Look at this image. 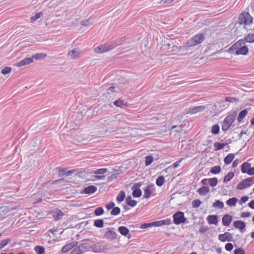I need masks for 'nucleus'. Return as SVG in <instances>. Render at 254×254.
<instances>
[{
  "label": "nucleus",
  "mask_w": 254,
  "mask_h": 254,
  "mask_svg": "<svg viewBox=\"0 0 254 254\" xmlns=\"http://www.w3.org/2000/svg\"><path fill=\"white\" fill-rule=\"evenodd\" d=\"M165 182V178L162 176H159L156 180V185L158 187L162 186Z\"/></svg>",
  "instance_id": "33"
},
{
  "label": "nucleus",
  "mask_w": 254,
  "mask_h": 254,
  "mask_svg": "<svg viewBox=\"0 0 254 254\" xmlns=\"http://www.w3.org/2000/svg\"><path fill=\"white\" fill-rule=\"evenodd\" d=\"M53 217L56 221L61 220L64 216V213L59 209H56L52 212Z\"/></svg>",
  "instance_id": "13"
},
{
  "label": "nucleus",
  "mask_w": 254,
  "mask_h": 254,
  "mask_svg": "<svg viewBox=\"0 0 254 254\" xmlns=\"http://www.w3.org/2000/svg\"><path fill=\"white\" fill-rule=\"evenodd\" d=\"M94 214L96 216L102 215L104 213V210L102 207H98L94 210Z\"/></svg>",
  "instance_id": "45"
},
{
  "label": "nucleus",
  "mask_w": 254,
  "mask_h": 254,
  "mask_svg": "<svg viewBox=\"0 0 254 254\" xmlns=\"http://www.w3.org/2000/svg\"><path fill=\"white\" fill-rule=\"evenodd\" d=\"M93 23V19L91 17L89 18L88 19L84 20H82L81 22V24L83 26H89L91 25Z\"/></svg>",
  "instance_id": "49"
},
{
  "label": "nucleus",
  "mask_w": 254,
  "mask_h": 254,
  "mask_svg": "<svg viewBox=\"0 0 254 254\" xmlns=\"http://www.w3.org/2000/svg\"><path fill=\"white\" fill-rule=\"evenodd\" d=\"M204 40V36L202 33H198L190 38L185 45L180 46L179 49L180 52L184 53L189 52L191 47L201 43Z\"/></svg>",
  "instance_id": "1"
},
{
  "label": "nucleus",
  "mask_w": 254,
  "mask_h": 254,
  "mask_svg": "<svg viewBox=\"0 0 254 254\" xmlns=\"http://www.w3.org/2000/svg\"><path fill=\"white\" fill-rule=\"evenodd\" d=\"M225 248L226 251L230 252L233 249V245L232 243H228L225 245Z\"/></svg>",
  "instance_id": "60"
},
{
  "label": "nucleus",
  "mask_w": 254,
  "mask_h": 254,
  "mask_svg": "<svg viewBox=\"0 0 254 254\" xmlns=\"http://www.w3.org/2000/svg\"><path fill=\"white\" fill-rule=\"evenodd\" d=\"M238 19L240 25L244 24L243 29L247 30V26L253 23L254 18L248 12L243 11L239 14Z\"/></svg>",
  "instance_id": "2"
},
{
  "label": "nucleus",
  "mask_w": 254,
  "mask_h": 254,
  "mask_svg": "<svg viewBox=\"0 0 254 254\" xmlns=\"http://www.w3.org/2000/svg\"><path fill=\"white\" fill-rule=\"evenodd\" d=\"M97 190V187L93 185H90L85 187L83 190V192L85 194H91L94 193Z\"/></svg>",
  "instance_id": "20"
},
{
  "label": "nucleus",
  "mask_w": 254,
  "mask_h": 254,
  "mask_svg": "<svg viewBox=\"0 0 254 254\" xmlns=\"http://www.w3.org/2000/svg\"><path fill=\"white\" fill-rule=\"evenodd\" d=\"M118 231L123 236H126L129 232V229L126 226H121L118 227Z\"/></svg>",
  "instance_id": "22"
},
{
  "label": "nucleus",
  "mask_w": 254,
  "mask_h": 254,
  "mask_svg": "<svg viewBox=\"0 0 254 254\" xmlns=\"http://www.w3.org/2000/svg\"><path fill=\"white\" fill-rule=\"evenodd\" d=\"M108 171V169L107 168H101L99 169H97L94 171V174L96 175L99 174H104Z\"/></svg>",
  "instance_id": "53"
},
{
  "label": "nucleus",
  "mask_w": 254,
  "mask_h": 254,
  "mask_svg": "<svg viewBox=\"0 0 254 254\" xmlns=\"http://www.w3.org/2000/svg\"><path fill=\"white\" fill-rule=\"evenodd\" d=\"M47 57V54L44 53H37L35 55H33L32 56L33 60L35 59V60H40L43 59Z\"/></svg>",
  "instance_id": "39"
},
{
  "label": "nucleus",
  "mask_w": 254,
  "mask_h": 254,
  "mask_svg": "<svg viewBox=\"0 0 254 254\" xmlns=\"http://www.w3.org/2000/svg\"><path fill=\"white\" fill-rule=\"evenodd\" d=\"M113 104L116 107L124 108L127 106V103L125 102L124 100L119 99L113 102Z\"/></svg>",
  "instance_id": "25"
},
{
  "label": "nucleus",
  "mask_w": 254,
  "mask_h": 254,
  "mask_svg": "<svg viewBox=\"0 0 254 254\" xmlns=\"http://www.w3.org/2000/svg\"><path fill=\"white\" fill-rule=\"evenodd\" d=\"M239 48L240 47L237 44V43L235 42L231 47H230L228 49L226 50L225 52H227L231 54H235V51Z\"/></svg>",
  "instance_id": "23"
},
{
  "label": "nucleus",
  "mask_w": 254,
  "mask_h": 254,
  "mask_svg": "<svg viewBox=\"0 0 254 254\" xmlns=\"http://www.w3.org/2000/svg\"><path fill=\"white\" fill-rule=\"evenodd\" d=\"M161 226L163 225H169L171 224V220L170 219H166L161 220Z\"/></svg>",
  "instance_id": "59"
},
{
  "label": "nucleus",
  "mask_w": 254,
  "mask_h": 254,
  "mask_svg": "<svg viewBox=\"0 0 254 254\" xmlns=\"http://www.w3.org/2000/svg\"><path fill=\"white\" fill-rule=\"evenodd\" d=\"M137 202L135 200H131L129 201L127 204L131 207H134L136 204Z\"/></svg>",
  "instance_id": "64"
},
{
  "label": "nucleus",
  "mask_w": 254,
  "mask_h": 254,
  "mask_svg": "<svg viewBox=\"0 0 254 254\" xmlns=\"http://www.w3.org/2000/svg\"><path fill=\"white\" fill-rule=\"evenodd\" d=\"M115 206V203L113 201H111L109 204H106V208L110 210L111 209H113Z\"/></svg>",
  "instance_id": "61"
},
{
  "label": "nucleus",
  "mask_w": 254,
  "mask_h": 254,
  "mask_svg": "<svg viewBox=\"0 0 254 254\" xmlns=\"http://www.w3.org/2000/svg\"><path fill=\"white\" fill-rule=\"evenodd\" d=\"M236 116V111L231 112L225 118L224 120L221 122V128L223 131L225 132L230 128L235 121Z\"/></svg>",
  "instance_id": "3"
},
{
  "label": "nucleus",
  "mask_w": 254,
  "mask_h": 254,
  "mask_svg": "<svg viewBox=\"0 0 254 254\" xmlns=\"http://www.w3.org/2000/svg\"><path fill=\"white\" fill-rule=\"evenodd\" d=\"M225 101L229 103H236L239 101V99L237 98L227 96L225 98Z\"/></svg>",
  "instance_id": "47"
},
{
  "label": "nucleus",
  "mask_w": 254,
  "mask_h": 254,
  "mask_svg": "<svg viewBox=\"0 0 254 254\" xmlns=\"http://www.w3.org/2000/svg\"><path fill=\"white\" fill-rule=\"evenodd\" d=\"M237 201L238 199L235 197H233L232 198H230L229 199H228L226 201V204L229 206H235L236 204Z\"/></svg>",
  "instance_id": "29"
},
{
  "label": "nucleus",
  "mask_w": 254,
  "mask_h": 254,
  "mask_svg": "<svg viewBox=\"0 0 254 254\" xmlns=\"http://www.w3.org/2000/svg\"><path fill=\"white\" fill-rule=\"evenodd\" d=\"M235 158V154L233 153H230L228 154L224 159V162L225 164H230Z\"/></svg>",
  "instance_id": "24"
},
{
  "label": "nucleus",
  "mask_w": 254,
  "mask_h": 254,
  "mask_svg": "<svg viewBox=\"0 0 254 254\" xmlns=\"http://www.w3.org/2000/svg\"><path fill=\"white\" fill-rule=\"evenodd\" d=\"M209 185L212 187L216 186L218 184V179L216 177L209 178L208 179Z\"/></svg>",
  "instance_id": "40"
},
{
  "label": "nucleus",
  "mask_w": 254,
  "mask_h": 254,
  "mask_svg": "<svg viewBox=\"0 0 254 254\" xmlns=\"http://www.w3.org/2000/svg\"><path fill=\"white\" fill-rule=\"evenodd\" d=\"M126 197V193L124 190H121L118 194L116 200L119 203L123 201Z\"/></svg>",
  "instance_id": "28"
},
{
  "label": "nucleus",
  "mask_w": 254,
  "mask_h": 254,
  "mask_svg": "<svg viewBox=\"0 0 254 254\" xmlns=\"http://www.w3.org/2000/svg\"><path fill=\"white\" fill-rule=\"evenodd\" d=\"M106 245L103 246L101 243L98 242L90 246V248L94 253H101L104 252V250L106 249Z\"/></svg>",
  "instance_id": "9"
},
{
  "label": "nucleus",
  "mask_w": 254,
  "mask_h": 254,
  "mask_svg": "<svg viewBox=\"0 0 254 254\" xmlns=\"http://www.w3.org/2000/svg\"><path fill=\"white\" fill-rule=\"evenodd\" d=\"M249 52V48L247 46H243L241 47H240L239 49H237L235 51V55H246L248 54Z\"/></svg>",
  "instance_id": "19"
},
{
  "label": "nucleus",
  "mask_w": 254,
  "mask_h": 254,
  "mask_svg": "<svg viewBox=\"0 0 254 254\" xmlns=\"http://www.w3.org/2000/svg\"><path fill=\"white\" fill-rule=\"evenodd\" d=\"M173 223L176 225H180L186 222L187 218L185 217L184 213L179 211L173 215Z\"/></svg>",
  "instance_id": "4"
},
{
  "label": "nucleus",
  "mask_w": 254,
  "mask_h": 254,
  "mask_svg": "<svg viewBox=\"0 0 254 254\" xmlns=\"http://www.w3.org/2000/svg\"><path fill=\"white\" fill-rule=\"evenodd\" d=\"M11 70V67L9 66H6L2 69L1 72L3 74H6L10 73Z\"/></svg>",
  "instance_id": "57"
},
{
  "label": "nucleus",
  "mask_w": 254,
  "mask_h": 254,
  "mask_svg": "<svg viewBox=\"0 0 254 254\" xmlns=\"http://www.w3.org/2000/svg\"><path fill=\"white\" fill-rule=\"evenodd\" d=\"M233 220V217L228 214H225L222 219V224L225 226H228Z\"/></svg>",
  "instance_id": "14"
},
{
  "label": "nucleus",
  "mask_w": 254,
  "mask_h": 254,
  "mask_svg": "<svg viewBox=\"0 0 254 254\" xmlns=\"http://www.w3.org/2000/svg\"><path fill=\"white\" fill-rule=\"evenodd\" d=\"M79 247L81 249V250L83 251V253L88 251L89 250V248H90V246L86 243H84L80 244Z\"/></svg>",
  "instance_id": "42"
},
{
  "label": "nucleus",
  "mask_w": 254,
  "mask_h": 254,
  "mask_svg": "<svg viewBox=\"0 0 254 254\" xmlns=\"http://www.w3.org/2000/svg\"><path fill=\"white\" fill-rule=\"evenodd\" d=\"M33 62V60L32 57L30 58H26L23 60L19 61L17 63L15 64V65L18 67H21L24 65H27L30 64V63Z\"/></svg>",
  "instance_id": "15"
},
{
  "label": "nucleus",
  "mask_w": 254,
  "mask_h": 254,
  "mask_svg": "<svg viewBox=\"0 0 254 254\" xmlns=\"http://www.w3.org/2000/svg\"><path fill=\"white\" fill-rule=\"evenodd\" d=\"M104 236L107 240L114 241L117 239L118 234L115 232L114 228L108 227L106 229Z\"/></svg>",
  "instance_id": "5"
},
{
  "label": "nucleus",
  "mask_w": 254,
  "mask_h": 254,
  "mask_svg": "<svg viewBox=\"0 0 254 254\" xmlns=\"http://www.w3.org/2000/svg\"><path fill=\"white\" fill-rule=\"evenodd\" d=\"M235 174L233 172H229L224 178L223 183H226L228 182L231 180V179L234 177Z\"/></svg>",
  "instance_id": "32"
},
{
  "label": "nucleus",
  "mask_w": 254,
  "mask_h": 254,
  "mask_svg": "<svg viewBox=\"0 0 254 254\" xmlns=\"http://www.w3.org/2000/svg\"><path fill=\"white\" fill-rule=\"evenodd\" d=\"M197 192L201 195H204L209 191V188L206 186H203L198 189Z\"/></svg>",
  "instance_id": "26"
},
{
  "label": "nucleus",
  "mask_w": 254,
  "mask_h": 254,
  "mask_svg": "<svg viewBox=\"0 0 254 254\" xmlns=\"http://www.w3.org/2000/svg\"><path fill=\"white\" fill-rule=\"evenodd\" d=\"M248 113V110L247 109H245L242 111H241L238 115L237 120L239 122H241L243 119L246 116Z\"/></svg>",
  "instance_id": "30"
},
{
  "label": "nucleus",
  "mask_w": 254,
  "mask_h": 254,
  "mask_svg": "<svg viewBox=\"0 0 254 254\" xmlns=\"http://www.w3.org/2000/svg\"><path fill=\"white\" fill-rule=\"evenodd\" d=\"M121 212V209L119 207H114L111 211L112 215L116 216L119 215Z\"/></svg>",
  "instance_id": "50"
},
{
  "label": "nucleus",
  "mask_w": 254,
  "mask_h": 254,
  "mask_svg": "<svg viewBox=\"0 0 254 254\" xmlns=\"http://www.w3.org/2000/svg\"><path fill=\"white\" fill-rule=\"evenodd\" d=\"M127 38L126 36H123L117 39L114 42H112V45L113 49L116 47L121 45L123 43L125 42Z\"/></svg>",
  "instance_id": "21"
},
{
  "label": "nucleus",
  "mask_w": 254,
  "mask_h": 254,
  "mask_svg": "<svg viewBox=\"0 0 254 254\" xmlns=\"http://www.w3.org/2000/svg\"><path fill=\"white\" fill-rule=\"evenodd\" d=\"M11 242L10 239L3 240L0 242V250L6 246L9 243Z\"/></svg>",
  "instance_id": "52"
},
{
  "label": "nucleus",
  "mask_w": 254,
  "mask_h": 254,
  "mask_svg": "<svg viewBox=\"0 0 254 254\" xmlns=\"http://www.w3.org/2000/svg\"><path fill=\"white\" fill-rule=\"evenodd\" d=\"M34 250L37 254H44L45 250L43 246H36L34 248Z\"/></svg>",
  "instance_id": "38"
},
{
  "label": "nucleus",
  "mask_w": 254,
  "mask_h": 254,
  "mask_svg": "<svg viewBox=\"0 0 254 254\" xmlns=\"http://www.w3.org/2000/svg\"><path fill=\"white\" fill-rule=\"evenodd\" d=\"M234 254H246V253L244 249L242 248H239L235 249L234 251Z\"/></svg>",
  "instance_id": "55"
},
{
  "label": "nucleus",
  "mask_w": 254,
  "mask_h": 254,
  "mask_svg": "<svg viewBox=\"0 0 254 254\" xmlns=\"http://www.w3.org/2000/svg\"><path fill=\"white\" fill-rule=\"evenodd\" d=\"M253 183H254V177H249L240 182L237 186V189L242 190L250 187Z\"/></svg>",
  "instance_id": "6"
},
{
  "label": "nucleus",
  "mask_w": 254,
  "mask_h": 254,
  "mask_svg": "<svg viewBox=\"0 0 254 254\" xmlns=\"http://www.w3.org/2000/svg\"><path fill=\"white\" fill-rule=\"evenodd\" d=\"M234 227L236 229H239L242 232L246 227V223L241 220H237L233 223Z\"/></svg>",
  "instance_id": "17"
},
{
  "label": "nucleus",
  "mask_w": 254,
  "mask_h": 254,
  "mask_svg": "<svg viewBox=\"0 0 254 254\" xmlns=\"http://www.w3.org/2000/svg\"><path fill=\"white\" fill-rule=\"evenodd\" d=\"M154 185L153 184H149L144 189V197L145 198H149L151 195L152 191L153 190Z\"/></svg>",
  "instance_id": "12"
},
{
  "label": "nucleus",
  "mask_w": 254,
  "mask_h": 254,
  "mask_svg": "<svg viewBox=\"0 0 254 254\" xmlns=\"http://www.w3.org/2000/svg\"><path fill=\"white\" fill-rule=\"evenodd\" d=\"M100 46L104 53L107 52L113 49L111 43L101 45Z\"/></svg>",
  "instance_id": "27"
},
{
  "label": "nucleus",
  "mask_w": 254,
  "mask_h": 254,
  "mask_svg": "<svg viewBox=\"0 0 254 254\" xmlns=\"http://www.w3.org/2000/svg\"><path fill=\"white\" fill-rule=\"evenodd\" d=\"M80 54V50L79 48H74L70 50L68 53V56L71 59H75L79 58Z\"/></svg>",
  "instance_id": "11"
},
{
  "label": "nucleus",
  "mask_w": 254,
  "mask_h": 254,
  "mask_svg": "<svg viewBox=\"0 0 254 254\" xmlns=\"http://www.w3.org/2000/svg\"><path fill=\"white\" fill-rule=\"evenodd\" d=\"M220 127L218 124H215L211 127V131L213 134L216 135L219 133Z\"/></svg>",
  "instance_id": "41"
},
{
  "label": "nucleus",
  "mask_w": 254,
  "mask_h": 254,
  "mask_svg": "<svg viewBox=\"0 0 254 254\" xmlns=\"http://www.w3.org/2000/svg\"><path fill=\"white\" fill-rule=\"evenodd\" d=\"M243 28H242L241 26H238L235 28L234 30V34L237 37H241L244 35L243 32L242 31Z\"/></svg>",
  "instance_id": "36"
},
{
  "label": "nucleus",
  "mask_w": 254,
  "mask_h": 254,
  "mask_svg": "<svg viewBox=\"0 0 254 254\" xmlns=\"http://www.w3.org/2000/svg\"><path fill=\"white\" fill-rule=\"evenodd\" d=\"M209 230V227L207 226H201L198 232L201 234H204L206 233Z\"/></svg>",
  "instance_id": "58"
},
{
  "label": "nucleus",
  "mask_w": 254,
  "mask_h": 254,
  "mask_svg": "<svg viewBox=\"0 0 254 254\" xmlns=\"http://www.w3.org/2000/svg\"><path fill=\"white\" fill-rule=\"evenodd\" d=\"M77 244V242H73L64 245L62 249V252L63 253H66L68 252L70 250L75 247Z\"/></svg>",
  "instance_id": "16"
},
{
  "label": "nucleus",
  "mask_w": 254,
  "mask_h": 254,
  "mask_svg": "<svg viewBox=\"0 0 254 254\" xmlns=\"http://www.w3.org/2000/svg\"><path fill=\"white\" fill-rule=\"evenodd\" d=\"M221 171V168L220 166H215L211 168L210 172L213 174H219Z\"/></svg>",
  "instance_id": "44"
},
{
  "label": "nucleus",
  "mask_w": 254,
  "mask_h": 254,
  "mask_svg": "<svg viewBox=\"0 0 254 254\" xmlns=\"http://www.w3.org/2000/svg\"><path fill=\"white\" fill-rule=\"evenodd\" d=\"M207 108V106L203 105L190 107L188 113L191 114H193L198 112H202L204 111Z\"/></svg>",
  "instance_id": "10"
},
{
  "label": "nucleus",
  "mask_w": 254,
  "mask_h": 254,
  "mask_svg": "<svg viewBox=\"0 0 254 254\" xmlns=\"http://www.w3.org/2000/svg\"><path fill=\"white\" fill-rule=\"evenodd\" d=\"M66 168L61 169L59 172V176L62 177V179L56 181L55 182H58L60 180L64 179V177H66Z\"/></svg>",
  "instance_id": "48"
},
{
  "label": "nucleus",
  "mask_w": 254,
  "mask_h": 254,
  "mask_svg": "<svg viewBox=\"0 0 254 254\" xmlns=\"http://www.w3.org/2000/svg\"><path fill=\"white\" fill-rule=\"evenodd\" d=\"M43 15L42 12L37 13L34 16H32L31 17V20L32 21H35L40 18L41 15Z\"/></svg>",
  "instance_id": "56"
},
{
  "label": "nucleus",
  "mask_w": 254,
  "mask_h": 254,
  "mask_svg": "<svg viewBox=\"0 0 254 254\" xmlns=\"http://www.w3.org/2000/svg\"><path fill=\"white\" fill-rule=\"evenodd\" d=\"M207 220L210 225H216L218 222V216L217 215H209L207 217Z\"/></svg>",
  "instance_id": "18"
},
{
  "label": "nucleus",
  "mask_w": 254,
  "mask_h": 254,
  "mask_svg": "<svg viewBox=\"0 0 254 254\" xmlns=\"http://www.w3.org/2000/svg\"><path fill=\"white\" fill-rule=\"evenodd\" d=\"M244 39L246 42L251 43H254V34L249 33L245 36Z\"/></svg>",
  "instance_id": "31"
},
{
  "label": "nucleus",
  "mask_w": 254,
  "mask_h": 254,
  "mask_svg": "<svg viewBox=\"0 0 254 254\" xmlns=\"http://www.w3.org/2000/svg\"><path fill=\"white\" fill-rule=\"evenodd\" d=\"M251 166V163L248 162H244L241 165V171L243 173H246L247 172L248 170H249V168Z\"/></svg>",
  "instance_id": "34"
},
{
  "label": "nucleus",
  "mask_w": 254,
  "mask_h": 254,
  "mask_svg": "<svg viewBox=\"0 0 254 254\" xmlns=\"http://www.w3.org/2000/svg\"><path fill=\"white\" fill-rule=\"evenodd\" d=\"M218 239L222 242L233 241L232 234L228 232H225L224 234H220L218 236Z\"/></svg>",
  "instance_id": "8"
},
{
  "label": "nucleus",
  "mask_w": 254,
  "mask_h": 254,
  "mask_svg": "<svg viewBox=\"0 0 254 254\" xmlns=\"http://www.w3.org/2000/svg\"><path fill=\"white\" fill-rule=\"evenodd\" d=\"M154 158L152 155H147L145 158V164L146 166L150 165L153 161Z\"/></svg>",
  "instance_id": "43"
},
{
  "label": "nucleus",
  "mask_w": 254,
  "mask_h": 254,
  "mask_svg": "<svg viewBox=\"0 0 254 254\" xmlns=\"http://www.w3.org/2000/svg\"><path fill=\"white\" fill-rule=\"evenodd\" d=\"M142 186V183L140 182L136 183L131 187V190H133L132 195L134 197H139L141 196L142 192L140 189V187Z\"/></svg>",
  "instance_id": "7"
},
{
  "label": "nucleus",
  "mask_w": 254,
  "mask_h": 254,
  "mask_svg": "<svg viewBox=\"0 0 254 254\" xmlns=\"http://www.w3.org/2000/svg\"><path fill=\"white\" fill-rule=\"evenodd\" d=\"M236 43L240 47H242V46H245V45L246 44V42L245 41V39L244 38L238 40V41L236 42Z\"/></svg>",
  "instance_id": "63"
},
{
  "label": "nucleus",
  "mask_w": 254,
  "mask_h": 254,
  "mask_svg": "<svg viewBox=\"0 0 254 254\" xmlns=\"http://www.w3.org/2000/svg\"><path fill=\"white\" fill-rule=\"evenodd\" d=\"M151 226H152V224H151V223H144L140 225V228L144 229Z\"/></svg>",
  "instance_id": "62"
},
{
  "label": "nucleus",
  "mask_w": 254,
  "mask_h": 254,
  "mask_svg": "<svg viewBox=\"0 0 254 254\" xmlns=\"http://www.w3.org/2000/svg\"><path fill=\"white\" fill-rule=\"evenodd\" d=\"M224 146H225V144H224L223 143L215 142L214 143V150L215 151L221 150L223 149Z\"/></svg>",
  "instance_id": "46"
},
{
  "label": "nucleus",
  "mask_w": 254,
  "mask_h": 254,
  "mask_svg": "<svg viewBox=\"0 0 254 254\" xmlns=\"http://www.w3.org/2000/svg\"><path fill=\"white\" fill-rule=\"evenodd\" d=\"M83 254V251L81 250V249L79 246L75 247L73 250L71 252V254Z\"/></svg>",
  "instance_id": "54"
},
{
  "label": "nucleus",
  "mask_w": 254,
  "mask_h": 254,
  "mask_svg": "<svg viewBox=\"0 0 254 254\" xmlns=\"http://www.w3.org/2000/svg\"><path fill=\"white\" fill-rule=\"evenodd\" d=\"M224 203L220 200H216L212 204V207L222 209L224 207Z\"/></svg>",
  "instance_id": "35"
},
{
  "label": "nucleus",
  "mask_w": 254,
  "mask_h": 254,
  "mask_svg": "<svg viewBox=\"0 0 254 254\" xmlns=\"http://www.w3.org/2000/svg\"><path fill=\"white\" fill-rule=\"evenodd\" d=\"M94 226L97 228H103L104 227V221L103 219H96L94 221Z\"/></svg>",
  "instance_id": "37"
},
{
  "label": "nucleus",
  "mask_w": 254,
  "mask_h": 254,
  "mask_svg": "<svg viewBox=\"0 0 254 254\" xmlns=\"http://www.w3.org/2000/svg\"><path fill=\"white\" fill-rule=\"evenodd\" d=\"M201 203V201L198 199L193 200L191 202V205L193 208H198L200 206Z\"/></svg>",
  "instance_id": "51"
}]
</instances>
